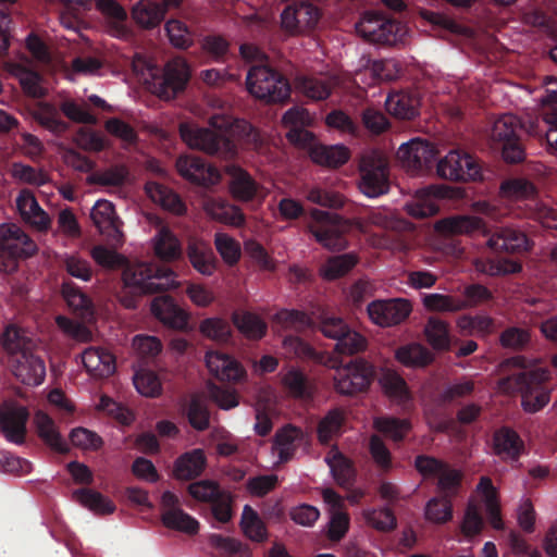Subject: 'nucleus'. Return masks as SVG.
I'll return each mask as SVG.
<instances>
[{
    "instance_id": "1",
    "label": "nucleus",
    "mask_w": 557,
    "mask_h": 557,
    "mask_svg": "<svg viewBox=\"0 0 557 557\" xmlns=\"http://www.w3.org/2000/svg\"><path fill=\"white\" fill-rule=\"evenodd\" d=\"M210 125L213 129L182 123L181 138L190 148L222 159L235 158L239 144L255 150L262 146L259 131L247 121H231L225 116L213 115L210 117Z\"/></svg>"
},
{
    "instance_id": "2",
    "label": "nucleus",
    "mask_w": 557,
    "mask_h": 557,
    "mask_svg": "<svg viewBox=\"0 0 557 557\" xmlns=\"http://www.w3.org/2000/svg\"><path fill=\"white\" fill-rule=\"evenodd\" d=\"M502 368L509 373L499 380V388L506 393H519L524 411L534 413L548 404L549 388L546 385L549 377L548 371L531 364L523 356L506 359Z\"/></svg>"
},
{
    "instance_id": "3",
    "label": "nucleus",
    "mask_w": 557,
    "mask_h": 557,
    "mask_svg": "<svg viewBox=\"0 0 557 557\" xmlns=\"http://www.w3.org/2000/svg\"><path fill=\"white\" fill-rule=\"evenodd\" d=\"M176 274L168 265L152 262H126L123 268V288L119 300L126 309H136L144 295L176 287Z\"/></svg>"
},
{
    "instance_id": "4",
    "label": "nucleus",
    "mask_w": 557,
    "mask_h": 557,
    "mask_svg": "<svg viewBox=\"0 0 557 557\" xmlns=\"http://www.w3.org/2000/svg\"><path fill=\"white\" fill-rule=\"evenodd\" d=\"M246 86L251 96L268 103H284L292 91L288 79L267 64H257L249 69Z\"/></svg>"
},
{
    "instance_id": "5",
    "label": "nucleus",
    "mask_w": 557,
    "mask_h": 557,
    "mask_svg": "<svg viewBox=\"0 0 557 557\" xmlns=\"http://www.w3.org/2000/svg\"><path fill=\"white\" fill-rule=\"evenodd\" d=\"M37 252L36 243L14 223L0 225V273L12 274L17 271L21 260Z\"/></svg>"
},
{
    "instance_id": "6",
    "label": "nucleus",
    "mask_w": 557,
    "mask_h": 557,
    "mask_svg": "<svg viewBox=\"0 0 557 557\" xmlns=\"http://www.w3.org/2000/svg\"><path fill=\"white\" fill-rule=\"evenodd\" d=\"M521 134V123L512 114H505L494 122L491 138L495 148L500 150L503 160L508 164H519L527 159Z\"/></svg>"
},
{
    "instance_id": "7",
    "label": "nucleus",
    "mask_w": 557,
    "mask_h": 557,
    "mask_svg": "<svg viewBox=\"0 0 557 557\" xmlns=\"http://www.w3.org/2000/svg\"><path fill=\"white\" fill-rule=\"evenodd\" d=\"M308 230L324 248L341 251L347 248L349 224L339 215L314 209Z\"/></svg>"
},
{
    "instance_id": "8",
    "label": "nucleus",
    "mask_w": 557,
    "mask_h": 557,
    "mask_svg": "<svg viewBox=\"0 0 557 557\" xmlns=\"http://www.w3.org/2000/svg\"><path fill=\"white\" fill-rule=\"evenodd\" d=\"M360 191L369 198H376L389 190L388 162L379 151L364 153L359 164Z\"/></svg>"
},
{
    "instance_id": "9",
    "label": "nucleus",
    "mask_w": 557,
    "mask_h": 557,
    "mask_svg": "<svg viewBox=\"0 0 557 557\" xmlns=\"http://www.w3.org/2000/svg\"><path fill=\"white\" fill-rule=\"evenodd\" d=\"M374 376V367L367 360L357 358L337 368L334 386L337 393L352 396L366 392Z\"/></svg>"
},
{
    "instance_id": "10",
    "label": "nucleus",
    "mask_w": 557,
    "mask_h": 557,
    "mask_svg": "<svg viewBox=\"0 0 557 557\" xmlns=\"http://www.w3.org/2000/svg\"><path fill=\"white\" fill-rule=\"evenodd\" d=\"M440 177L449 181H475L481 176V166L471 154L451 150L437 162Z\"/></svg>"
},
{
    "instance_id": "11",
    "label": "nucleus",
    "mask_w": 557,
    "mask_h": 557,
    "mask_svg": "<svg viewBox=\"0 0 557 557\" xmlns=\"http://www.w3.org/2000/svg\"><path fill=\"white\" fill-rule=\"evenodd\" d=\"M189 78L188 64L181 59L171 60L165 64L162 75L153 78V92L162 99H173L186 88Z\"/></svg>"
},
{
    "instance_id": "12",
    "label": "nucleus",
    "mask_w": 557,
    "mask_h": 557,
    "mask_svg": "<svg viewBox=\"0 0 557 557\" xmlns=\"http://www.w3.org/2000/svg\"><path fill=\"white\" fill-rule=\"evenodd\" d=\"M321 17L320 9L306 0L287 5L281 14L282 28L290 35L313 29Z\"/></svg>"
},
{
    "instance_id": "13",
    "label": "nucleus",
    "mask_w": 557,
    "mask_h": 557,
    "mask_svg": "<svg viewBox=\"0 0 557 557\" xmlns=\"http://www.w3.org/2000/svg\"><path fill=\"white\" fill-rule=\"evenodd\" d=\"M436 148L428 140L413 138L401 144L397 158L408 171L418 174L429 171L436 158Z\"/></svg>"
},
{
    "instance_id": "14",
    "label": "nucleus",
    "mask_w": 557,
    "mask_h": 557,
    "mask_svg": "<svg viewBox=\"0 0 557 557\" xmlns=\"http://www.w3.org/2000/svg\"><path fill=\"white\" fill-rule=\"evenodd\" d=\"M411 311V304L403 298L376 299L367 306L370 320L382 327L403 323Z\"/></svg>"
},
{
    "instance_id": "15",
    "label": "nucleus",
    "mask_w": 557,
    "mask_h": 557,
    "mask_svg": "<svg viewBox=\"0 0 557 557\" xmlns=\"http://www.w3.org/2000/svg\"><path fill=\"white\" fill-rule=\"evenodd\" d=\"M90 218L100 234L106 236L112 246L119 247L123 244V222L117 216L111 201L106 199L97 200L91 208Z\"/></svg>"
},
{
    "instance_id": "16",
    "label": "nucleus",
    "mask_w": 557,
    "mask_h": 557,
    "mask_svg": "<svg viewBox=\"0 0 557 557\" xmlns=\"http://www.w3.org/2000/svg\"><path fill=\"white\" fill-rule=\"evenodd\" d=\"M161 507V521L164 527L190 535L198 532L199 522L181 508V500L173 492L165 491L162 494Z\"/></svg>"
},
{
    "instance_id": "17",
    "label": "nucleus",
    "mask_w": 557,
    "mask_h": 557,
    "mask_svg": "<svg viewBox=\"0 0 557 557\" xmlns=\"http://www.w3.org/2000/svg\"><path fill=\"white\" fill-rule=\"evenodd\" d=\"M486 245L495 252L521 255L527 252L532 242L520 228L513 226H497L490 234Z\"/></svg>"
},
{
    "instance_id": "18",
    "label": "nucleus",
    "mask_w": 557,
    "mask_h": 557,
    "mask_svg": "<svg viewBox=\"0 0 557 557\" xmlns=\"http://www.w3.org/2000/svg\"><path fill=\"white\" fill-rule=\"evenodd\" d=\"M29 412L26 407L9 403L0 408V430L5 440L22 445L26 438Z\"/></svg>"
},
{
    "instance_id": "19",
    "label": "nucleus",
    "mask_w": 557,
    "mask_h": 557,
    "mask_svg": "<svg viewBox=\"0 0 557 557\" xmlns=\"http://www.w3.org/2000/svg\"><path fill=\"white\" fill-rule=\"evenodd\" d=\"M181 176L200 186H211L220 182L219 171L197 156H182L176 161Z\"/></svg>"
},
{
    "instance_id": "20",
    "label": "nucleus",
    "mask_w": 557,
    "mask_h": 557,
    "mask_svg": "<svg viewBox=\"0 0 557 557\" xmlns=\"http://www.w3.org/2000/svg\"><path fill=\"white\" fill-rule=\"evenodd\" d=\"M447 196L448 187L430 185L417 191L413 199L406 205V211L418 219L435 215L440 210L437 200Z\"/></svg>"
},
{
    "instance_id": "21",
    "label": "nucleus",
    "mask_w": 557,
    "mask_h": 557,
    "mask_svg": "<svg viewBox=\"0 0 557 557\" xmlns=\"http://www.w3.org/2000/svg\"><path fill=\"white\" fill-rule=\"evenodd\" d=\"M13 375L23 384L37 386L40 385L46 376V366L44 360L36 356L34 351L25 355H18L9 363Z\"/></svg>"
},
{
    "instance_id": "22",
    "label": "nucleus",
    "mask_w": 557,
    "mask_h": 557,
    "mask_svg": "<svg viewBox=\"0 0 557 557\" xmlns=\"http://www.w3.org/2000/svg\"><path fill=\"white\" fill-rule=\"evenodd\" d=\"M206 364L209 372L222 382H239L246 373L237 360L219 351H208Z\"/></svg>"
},
{
    "instance_id": "23",
    "label": "nucleus",
    "mask_w": 557,
    "mask_h": 557,
    "mask_svg": "<svg viewBox=\"0 0 557 557\" xmlns=\"http://www.w3.org/2000/svg\"><path fill=\"white\" fill-rule=\"evenodd\" d=\"M150 310L160 322L169 327L181 330L187 324L186 312L169 295L154 297Z\"/></svg>"
},
{
    "instance_id": "24",
    "label": "nucleus",
    "mask_w": 557,
    "mask_h": 557,
    "mask_svg": "<svg viewBox=\"0 0 557 557\" xmlns=\"http://www.w3.org/2000/svg\"><path fill=\"white\" fill-rule=\"evenodd\" d=\"M379 384L386 397L393 403L407 409L412 400L411 392L404 377L394 370L382 369L379 375Z\"/></svg>"
},
{
    "instance_id": "25",
    "label": "nucleus",
    "mask_w": 557,
    "mask_h": 557,
    "mask_svg": "<svg viewBox=\"0 0 557 557\" xmlns=\"http://www.w3.org/2000/svg\"><path fill=\"white\" fill-rule=\"evenodd\" d=\"M16 207L22 219L38 231H47L51 220L41 209L33 191L22 189L16 198Z\"/></svg>"
},
{
    "instance_id": "26",
    "label": "nucleus",
    "mask_w": 557,
    "mask_h": 557,
    "mask_svg": "<svg viewBox=\"0 0 557 557\" xmlns=\"http://www.w3.org/2000/svg\"><path fill=\"white\" fill-rule=\"evenodd\" d=\"M86 371L96 379H104L115 371V357L101 347H88L82 352Z\"/></svg>"
},
{
    "instance_id": "27",
    "label": "nucleus",
    "mask_w": 557,
    "mask_h": 557,
    "mask_svg": "<svg viewBox=\"0 0 557 557\" xmlns=\"http://www.w3.org/2000/svg\"><path fill=\"white\" fill-rule=\"evenodd\" d=\"M493 449L504 460L518 461L524 450V443L515 430L503 426L494 432Z\"/></svg>"
},
{
    "instance_id": "28",
    "label": "nucleus",
    "mask_w": 557,
    "mask_h": 557,
    "mask_svg": "<svg viewBox=\"0 0 557 557\" xmlns=\"http://www.w3.org/2000/svg\"><path fill=\"white\" fill-rule=\"evenodd\" d=\"M145 191L147 196L163 210L175 215H182L186 212L185 202L180 195L170 187L158 182H147Z\"/></svg>"
},
{
    "instance_id": "29",
    "label": "nucleus",
    "mask_w": 557,
    "mask_h": 557,
    "mask_svg": "<svg viewBox=\"0 0 557 557\" xmlns=\"http://www.w3.org/2000/svg\"><path fill=\"white\" fill-rule=\"evenodd\" d=\"M1 346L8 355L9 362L34 350L35 344L26 331L15 325H8L1 336Z\"/></svg>"
},
{
    "instance_id": "30",
    "label": "nucleus",
    "mask_w": 557,
    "mask_h": 557,
    "mask_svg": "<svg viewBox=\"0 0 557 557\" xmlns=\"http://www.w3.org/2000/svg\"><path fill=\"white\" fill-rule=\"evenodd\" d=\"M420 99L409 91L391 92L385 101L387 112L398 119L411 120L419 113Z\"/></svg>"
},
{
    "instance_id": "31",
    "label": "nucleus",
    "mask_w": 557,
    "mask_h": 557,
    "mask_svg": "<svg viewBox=\"0 0 557 557\" xmlns=\"http://www.w3.org/2000/svg\"><path fill=\"white\" fill-rule=\"evenodd\" d=\"M187 257L195 270L202 275H212L218 265V259L207 243L190 240L187 246Z\"/></svg>"
},
{
    "instance_id": "32",
    "label": "nucleus",
    "mask_w": 557,
    "mask_h": 557,
    "mask_svg": "<svg viewBox=\"0 0 557 557\" xmlns=\"http://www.w3.org/2000/svg\"><path fill=\"white\" fill-rule=\"evenodd\" d=\"M206 467V456L201 449H193L180 456L173 468L174 476L189 481L199 476Z\"/></svg>"
},
{
    "instance_id": "33",
    "label": "nucleus",
    "mask_w": 557,
    "mask_h": 557,
    "mask_svg": "<svg viewBox=\"0 0 557 557\" xmlns=\"http://www.w3.org/2000/svg\"><path fill=\"white\" fill-rule=\"evenodd\" d=\"M310 158L314 163L329 168H338L349 159V150L343 145L326 146L314 144L310 147Z\"/></svg>"
},
{
    "instance_id": "34",
    "label": "nucleus",
    "mask_w": 557,
    "mask_h": 557,
    "mask_svg": "<svg viewBox=\"0 0 557 557\" xmlns=\"http://www.w3.org/2000/svg\"><path fill=\"white\" fill-rule=\"evenodd\" d=\"M35 423L38 436L44 443L54 451L66 454L69 446L59 433L54 421L45 412H37L35 416Z\"/></svg>"
},
{
    "instance_id": "35",
    "label": "nucleus",
    "mask_w": 557,
    "mask_h": 557,
    "mask_svg": "<svg viewBox=\"0 0 557 557\" xmlns=\"http://www.w3.org/2000/svg\"><path fill=\"white\" fill-rule=\"evenodd\" d=\"M227 170L232 176L230 189L233 197L240 201L252 200L256 197L258 190L257 182L248 172L238 166L231 165L227 168Z\"/></svg>"
},
{
    "instance_id": "36",
    "label": "nucleus",
    "mask_w": 557,
    "mask_h": 557,
    "mask_svg": "<svg viewBox=\"0 0 557 557\" xmlns=\"http://www.w3.org/2000/svg\"><path fill=\"white\" fill-rule=\"evenodd\" d=\"M484 227L482 219L469 215H455L442 219L436 223V230L444 235L471 234Z\"/></svg>"
},
{
    "instance_id": "37",
    "label": "nucleus",
    "mask_w": 557,
    "mask_h": 557,
    "mask_svg": "<svg viewBox=\"0 0 557 557\" xmlns=\"http://www.w3.org/2000/svg\"><path fill=\"white\" fill-rule=\"evenodd\" d=\"M164 5L157 1L141 0L132 10L134 21L144 28H153L164 18Z\"/></svg>"
},
{
    "instance_id": "38",
    "label": "nucleus",
    "mask_w": 557,
    "mask_h": 557,
    "mask_svg": "<svg viewBox=\"0 0 557 557\" xmlns=\"http://www.w3.org/2000/svg\"><path fill=\"white\" fill-rule=\"evenodd\" d=\"M62 296L66 301L69 308L77 317L87 319L92 315V302L90 298L82 292L73 282H63Z\"/></svg>"
},
{
    "instance_id": "39",
    "label": "nucleus",
    "mask_w": 557,
    "mask_h": 557,
    "mask_svg": "<svg viewBox=\"0 0 557 557\" xmlns=\"http://www.w3.org/2000/svg\"><path fill=\"white\" fill-rule=\"evenodd\" d=\"M302 438V431L296 426H286L275 434L274 451L281 462L289 461L296 451L297 442Z\"/></svg>"
},
{
    "instance_id": "40",
    "label": "nucleus",
    "mask_w": 557,
    "mask_h": 557,
    "mask_svg": "<svg viewBox=\"0 0 557 557\" xmlns=\"http://www.w3.org/2000/svg\"><path fill=\"white\" fill-rule=\"evenodd\" d=\"M153 250L156 256L163 261H173L182 256L181 243L168 227H162L154 236Z\"/></svg>"
},
{
    "instance_id": "41",
    "label": "nucleus",
    "mask_w": 557,
    "mask_h": 557,
    "mask_svg": "<svg viewBox=\"0 0 557 557\" xmlns=\"http://www.w3.org/2000/svg\"><path fill=\"white\" fill-rule=\"evenodd\" d=\"M189 424L197 431L202 432L210 426V411L206 398L194 394L184 408Z\"/></svg>"
},
{
    "instance_id": "42",
    "label": "nucleus",
    "mask_w": 557,
    "mask_h": 557,
    "mask_svg": "<svg viewBox=\"0 0 557 557\" xmlns=\"http://www.w3.org/2000/svg\"><path fill=\"white\" fill-rule=\"evenodd\" d=\"M75 499L84 507L99 515H110L115 511L114 503L101 493L90 488H79L73 493Z\"/></svg>"
},
{
    "instance_id": "43",
    "label": "nucleus",
    "mask_w": 557,
    "mask_h": 557,
    "mask_svg": "<svg viewBox=\"0 0 557 557\" xmlns=\"http://www.w3.org/2000/svg\"><path fill=\"white\" fill-rule=\"evenodd\" d=\"M233 322L238 331L249 339L262 338L268 330V325L261 317L248 311L234 313Z\"/></svg>"
},
{
    "instance_id": "44",
    "label": "nucleus",
    "mask_w": 557,
    "mask_h": 557,
    "mask_svg": "<svg viewBox=\"0 0 557 557\" xmlns=\"http://www.w3.org/2000/svg\"><path fill=\"white\" fill-rule=\"evenodd\" d=\"M35 121L55 135H61L69 129V124L61 119L58 109L49 103H41L34 111Z\"/></svg>"
},
{
    "instance_id": "45",
    "label": "nucleus",
    "mask_w": 557,
    "mask_h": 557,
    "mask_svg": "<svg viewBox=\"0 0 557 557\" xmlns=\"http://www.w3.org/2000/svg\"><path fill=\"white\" fill-rule=\"evenodd\" d=\"M396 359L406 367H425L432 362L433 356L420 344H409L396 350Z\"/></svg>"
},
{
    "instance_id": "46",
    "label": "nucleus",
    "mask_w": 557,
    "mask_h": 557,
    "mask_svg": "<svg viewBox=\"0 0 557 557\" xmlns=\"http://www.w3.org/2000/svg\"><path fill=\"white\" fill-rule=\"evenodd\" d=\"M295 84L296 88L307 98L318 101L326 99L333 88L329 81L309 76H298Z\"/></svg>"
},
{
    "instance_id": "47",
    "label": "nucleus",
    "mask_w": 557,
    "mask_h": 557,
    "mask_svg": "<svg viewBox=\"0 0 557 557\" xmlns=\"http://www.w3.org/2000/svg\"><path fill=\"white\" fill-rule=\"evenodd\" d=\"M363 518L368 525L379 532L388 533L397 527V518L388 507L366 509Z\"/></svg>"
},
{
    "instance_id": "48",
    "label": "nucleus",
    "mask_w": 557,
    "mask_h": 557,
    "mask_svg": "<svg viewBox=\"0 0 557 557\" xmlns=\"http://www.w3.org/2000/svg\"><path fill=\"white\" fill-rule=\"evenodd\" d=\"M274 320L284 329L296 332H305L309 329H314L315 325V322L307 313L295 309L280 310L276 312Z\"/></svg>"
},
{
    "instance_id": "49",
    "label": "nucleus",
    "mask_w": 557,
    "mask_h": 557,
    "mask_svg": "<svg viewBox=\"0 0 557 557\" xmlns=\"http://www.w3.org/2000/svg\"><path fill=\"white\" fill-rule=\"evenodd\" d=\"M475 267L478 271L491 276L513 274L522 269L519 261L508 258L478 260Z\"/></svg>"
},
{
    "instance_id": "50",
    "label": "nucleus",
    "mask_w": 557,
    "mask_h": 557,
    "mask_svg": "<svg viewBox=\"0 0 557 557\" xmlns=\"http://www.w3.org/2000/svg\"><path fill=\"white\" fill-rule=\"evenodd\" d=\"M359 261L354 252L334 256L327 259L323 274L327 280H336L346 275Z\"/></svg>"
},
{
    "instance_id": "51",
    "label": "nucleus",
    "mask_w": 557,
    "mask_h": 557,
    "mask_svg": "<svg viewBox=\"0 0 557 557\" xmlns=\"http://www.w3.org/2000/svg\"><path fill=\"white\" fill-rule=\"evenodd\" d=\"M240 527L244 534L255 542H263L267 539L264 523L249 505L243 509Z\"/></svg>"
},
{
    "instance_id": "52",
    "label": "nucleus",
    "mask_w": 557,
    "mask_h": 557,
    "mask_svg": "<svg viewBox=\"0 0 557 557\" xmlns=\"http://www.w3.org/2000/svg\"><path fill=\"white\" fill-rule=\"evenodd\" d=\"M344 423V416L339 409H333L318 424V440L321 444L327 445L330 441L341 432Z\"/></svg>"
},
{
    "instance_id": "53",
    "label": "nucleus",
    "mask_w": 557,
    "mask_h": 557,
    "mask_svg": "<svg viewBox=\"0 0 557 557\" xmlns=\"http://www.w3.org/2000/svg\"><path fill=\"white\" fill-rule=\"evenodd\" d=\"M367 345V338L349 326L345 335L336 341L334 351L343 356H352L366 350Z\"/></svg>"
},
{
    "instance_id": "54",
    "label": "nucleus",
    "mask_w": 557,
    "mask_h": 557,
    "mask_svg": "<svg viewBox=\"0 0 557 557\" xmlns=\"http://www.w3.org/2000/svg\"><path fill=\"white\" fill-rule=\"evenodd\" d=\"M374 426L379 432L385 434L395 442L403 441L411 428L408 420L395 417L377 418L374 420Z\"/></svg>"
},
{
    "instance_id": "55",
    "label": "nucleus",
    "mask_w": 557,
    "mask_h": 557,
    "mask_svg": "<svg viewBox=\"0 0 557 557\" xmlns=\"http://www.w3.org/2000/svg\"><path fill=\"white\" fill-rule=\"evenodd\" d=\"M133 382L137 392L143 396L153 398L161 394V381L157 373L151 370L140 369L136 371Z\"/></svg>"
},
{
    "instance_id": "56",
    "label": "nucleus",
    "mask_w": 557,
    "mask_h": 557,
    "mask_svg": "<svg viewBox=\"0 0 557 557\" xmlns=\"http://www.w3.org/2000/svg\"><path fill=\"white\" fill-rule=\"evenodd\" d=\"M214 246L223 261L230 265H235L242 256L239 243L225 233H216L214 235Z\"/></svg>"
},
{
    "instance_id": "57",
    "label": "nucleus",
    "mask_w": 557,
    "mask_h": 557,
    "mask_svg": "<svg viewBox=\"0 0 557 557\" xmlns=\"http://www.w3.org/2000/svg\"><path fill=\"white\" fill-rule=\"evenodd\" d=\"M426 520L444 524L453 518V504L447 497H433L425 506Z\"/></svg>"
},
{
    "instance_id": "58",
    "label": "nucleus",
    "mask_w": 557,
    "mask_h": 557,
    "mask_svg": "<svg viewBox=\"0 0 557 557\" xmlns=\"http://www.w3.org/2000/svg\"><path fill=\"white\" fill-rule=\"evenodd\" d=\"M484 528V520L481 515L480 508L473 504L469 503L466 507L463 519L460 523V531L462 535L471 540L481 534Z\"/></svg>"
},
{
    "instance_id": "59",
    "label": "nucleus",
    "mask_w": 557,
    "mask_h": 557,
    "mask_svg": "<svg viewBox=\"0 0 557 557\" xmlns=\"http://www.w3.org/2000/svg\"><path fill=\"white\" fill-rule=\"evenodd\" d=\"M424 332L428 342L434 349L442 350L448 348L449 333L448 326L444 321L437 318H430L425 325Z\"/></svg>"
},
{
    "instance_id": "60",
    "label": "nucleus",
    "mask_w": 557,
    "mask_h": 557,
    "mask_svg": "<svg viewBox=\"0 0 557 557\" xmlns=\"http://www.w3.org/2000/svg\"><path fill=\"white\" fill-rule=\"evenodd\" d=\"M199 330L203 336L215 342H227L232 333L230 323L221 318L202 320Z\"/></svg>"
},
{
    "instance_id": "61",
    "label": "nucleus",
    "mask_w": 557,
    "mask_h": 557,
    "mask_svg": "<svg viewBox=\"0 0 557 557\" xmlns=\"http://www.w3.org/2000/svg\"><path fill=\"white\" fill-rule=\"evenodd\" d=\"M314 327L319 329L325 337L337 341L345 335L349 325L341 317L324 313L319 317Z\"/></svg>"
},
{
    "instance_id": "62",
    "label": "nucleus",
    "mask_w": 557,
    "mask_h": 557,
    "mask_svg": "<svg viewBox=\"0 0 557 557\" xmlns=\"http://www.w3.org/2000/svg\"><path fill=\"white\" fill-rule=\"evenodd\" d=\"M423 304L429 310L442 312H456L467 308V304L462 299L442 294L426 295Z\"/></svg>"
},
{
    "instance_id": "63",
    "label": "nucleus",
    "mask_w": 557,
    "mask_h": 557,
    "mask_svg": "<svg viewBox=\"0 0 557 557\" xmlns=\"http://www.w3.org/2000/svg\"><path fill=\"white\" fill-rule=\"evenodd\" d=\"M283 384L288 393L297 398L310 397V385L307 376L300 370L292 368L283 376Z\"/></svg>"
},
{
    "instance_id": "64",
    "label": "nucleus",
    "mask_w": 557,
    "mask_h": 557,
    "mask_svg": "<svg viewBox=\"0 0 557 557\" xmlns=\"http://www.w3.org/2000/svg\"><path fill=\"white\" fill-rule=\"evenodd\" d=\"M392 20L379 14L367 13L357 24V32L368 41L375 44V37Z\"/></svg>"
}]
</instances>
